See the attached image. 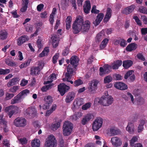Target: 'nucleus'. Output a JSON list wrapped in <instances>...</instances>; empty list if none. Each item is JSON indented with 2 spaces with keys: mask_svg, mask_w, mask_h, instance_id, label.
I'll return each mask as SVG.
<instances>
[{
  "mask_svg": "<svg viewBox=\"0 0 147 147\" xmlns=\"http://www.w3.org/2000/svg\"><path fill=\"white\" fill-rule=\"evenodd\" d=\"M45 103L42 106L44 110L49 109L53 102L52 97L50 96H48L45 98Z\"/></svg>",
  "mask_w": 147,
  "mask_h": 147,
  "instance_id": "obj_12",
  "label": "nucleus"
},
{
  "mask_svg": "<svg viewBox=\"0 0 147 147\" xmlns=\"http://www.w3.org/2000/svg\"><path fill=\"white\" fill-rule=\"evenodd\" d=\"M29 39L28 37L26 35H23L19 37L17 40L18 45L20 46Z\"/></svg>",
  "mask_w": 147,
  "mask_h": 147,
  "instance_id": "obj_22",
  "label": "nucleus"
},
{
  "mask_svg": "<svg viewBox=\"0 0 147 147\" xmlns=\"http://www.w3.org/2000/svg\"><path fill=\"white\" fill-rule=\"evenodd\" d=\"M44 5L42 4H41L38 5L37 7V9L38 11H40L43 9Z\"/></svg>",
  "mask_w": 147,
  "mask_h": 147,
  "instance_id": "obj_62",
  "label": "nucleus"
},
{
  "mask_svg": "<svg viewBox=\"0 0 147 147\" xmlns=\"http://www.w3.org/2000/svg\"><path fill=\"white\" fill-rule=\"evenodd\" d=\"M134 73V71L132 70H130L127 71L125 74L124 76V78L126 80L129 77V79L131 82L134 81L136 78V77L134 74H132Z\"/></svg>",
  "mask_w": 147,
  "mask_h": 147,
  "instance_id": "obj_16",
  "label": "nucleus"
},
{
  "mask_svg": "<svg viewBox=\"0 0 147 147\" xmlns=\"http://www.w3.org/2000/svg\"><path fill=\"white\" fill-rule=\"evenodd\" d=\"M114 78L115 80H122V77L119 74H115L114 75Z\"/></svg>",
  "mask_w": 147,
  "mask_h": 147,
  "instance_id": "obj_57",
  "label": "nucleus"
},
{
  "mask_svg": "<svg viewBox=\"0 0 147 147\" xmlns=\"http://www.w3.org/2000/svg\"><path fill=\"white\" fill-rule=\"evenodd\" d=\"M133 123L131 122L128 123V125L126 127V130L130 134L134 133L135 131Z\"/></svg>",
  "mask_w": 147,
  "mask_h": 147,
  "instance_id": "obj_23",
  "label": "nucleus"
},
{
  "mask_svg": "<svg viewBox=\"0 0 147 147\" xmlns=\"http://www.w3.org/2000/svg\"><path fill=\"white\" fill-rule=\"evenodd\" d=\"M53 84H49L47 85H45L43 86L41 88V90L42 92H45L47 90L51 88L53 86Z\"/></svg>",
  "mask_w": 147,
  "mask_h": 147,
  "instance_id": "obj_36",
  "label": "nucleus"
},
{
  "mask_svg": "<svg viewBox=\"0 0 147 147\" xmlns=\"http://www.w3.org/2000/svg\"><path fill=\"white\" fill-rule=\"evenodd\" d=\"M91 12L92 13H94L96 14H98L100 12V11L96 9V6L95 5H94L92 8L91 10Z\"/></svg>",
  "mask_w": 147,
  "mask_h": 147,
  "instance_id": "obj_52",
  "label": "nucleus"
},
{
  "mask_svg": "<svg viewBox=\"0 0 147 147\" xmlns=\"http://www.w3.org/2000/svg\"><path fill=\"white\" fill-rule=\"evenodd\" d=\"M69 52V49L68 47H66L63 51L62 54L63 56H66L68 55Z\"/></svg>",
  "mask_w": 147,
  "mask_h": 147,
  "instance_id": "obj_58",
  "label": "nucleus"
},
{
  "mask_svg": "<svg viewBox=\"0 0 147 147\" xmlns=\"http://www.w3.org/2000/svg\"><path fill=\"white\" fill-rule=\"evenodd\" d=\"M136 99L137 103L138 105H142L144 103V100L142 97H138Z\"/></svg>",
  "mask_w": 147,
  "mask_h": 147,
  "instance_id": "obj_44",
  "label": "nucleus"
},
{
  "mask_svg": "<svg viewBox=\"0 0 147 147\" xmlns=\"http://www.w3.org/2000/svg\"><path fill=\"white\" fill-rule=\"evenodd\" d=\"M98 82V81L97 80H93L89 83L88 89V91L91 94H93L95 92L97 89Z\"/></svg>",
  "mask_w": 147,
  "mask_h": 147,
  "instance_id": "obj_6",
  "label": "nucleus"
},
{
  "mask_svg": "<svg viewBox=\"0 0 147 147\" xmlns=\"http://www.w3.org/2000/svg\"><path fill=\"white\" fill-rule=\"evenodd\" d=\"M105 32L102 30L97 34L95 38L96 41L99 42H100L104 38Z\"/></svg>",
  "mask_w": 147,
  "mask_h": 147,
  "instance_id": "obj_25",
  "label": "nucleus"
},
{
  "mask_svg": "<svg viewBox=\"0 0 147 147\" xmlns=\"http://www.w3.org/2000/svg\"><path fill=\"white\" fill-rule=\"evenodd\" d=\"M90 22L88 20L84 22L82 17L78 16L72 25V32L74 34H77L81 31L83 33L88 32L90 27Z\"/></svg>",
  "mask_w": 147,
  "mask_h": 147,
  "instance_id": "obj_1",
  "label": "nucleus"
},
{
  "mask_svg": "<svg viewBox=\"0 0 147 147\" xmlns=\"http://www.w3.org/2000/svg\"><path fill=\"white\" fill-rule=\"evenodd\" d=\"M40 142L39 140H34L31 142V146L32 147H39L40 146Z\"/></svg>",
  "mask_w": 147,
  "mask_h": 147,
  "instance_id": "obj_35",
  "label": "nucleus"
},
{
  "mask_svg": "<svg viewBox=\"0 0 147 147\" xmlns=\"http://www.w3.org/2000/svg\"><path fill=\"white\" fill-rule=\"evenodd\" d=\"M114 86L117 89L124 90L127 89V86L124 83L120 82H117L114 84Z\"/></svg>",
  "mask_w": 147,
  "mask_h": 147,
  "instance_id": "obj_17",
  "label": "nucleus"
},
{
  "mask_svg": "<svg viewBox=\"0 0 147 147\" xmlns=\"http://www.w3.org/2000/svg\"><path fill=\"white\" fill-rule=\"evenodd\" d=\"M122 64V61L121 60H117L114 62V65L112 66L113 69H117Z\"/></svg>",
  "mask_w": 147,
  "mask_h": 147,
  "instance_id": "obj_32",
  "label": "nucleus"
},
{
  "mask_svg": "<svg viewBox=\"0 0 147 147\" xmlns=\"http://www.w3.org/2000/svg\"><path fill=\"white\" fill-rule=\"evenodd\" d=\"M60 125V123L58 122L54 124H52L51 125L52 129L53 131L56 130Z\"/></svg>",
  "mask_w": 147,
  "mask_h": 147,
  "instance_id": "obj_38",
  "label": "nucleus"
},
{
  "mask_svg": "<svg viewBox=\"0 0 147 147\" xmlns=\"http://www.w3.org/2000/svg\"><path fill=\"white\" fill-rule=\"evenodd\" d=\"M73 128V124L68 121L64 123L63 127V135L65 136H68L71 133Z\"/></svg>",
  "mask_w": 147,
  "mask_h": 147,
  "instance_id": "obj_4",
  "label": "nucleus"
},
{
  "mask_svg": "<svg viewBox=\"0 0 147 147\" xmlns=\"http://www.w3.org/2000/svg\"><path fill=\"white\" fill-rule=\"evenodd\" d=\"M127 45V41L123 38H121L120 45L123 47H125Z\"/></svg>",
  "mask_w": 147,
  "mask_h": 147,
  "instance_id": "obj_46",
  "label": "nucleus"
},
{
  "mask_svg": "<svg viewBox=\"0 0 147 147\" xmlns=\"http://www.w3.org/2000/svg\"><path fill=\"white\" fill-rule=\"evenodd\" d=\"M59 57L58 54H56L53 57V62L54 64H55L57 62V60Z\"/></svg>",
  "mask_w": 147,
  "mask_h": 147,
  "instance_id": "obj_53",
  "label": "nucleus"
},
{
  "mask_svg": "<svg viewBox=\"0 0 147 147\" xmlns=\"http://www.w3.org/2000/svg\"><path fill=\"white\" fill-rule=\"evenodd\" d=\"M31 62L30 59H28L24 63L22 64L20 66V68H22L24 67H26L28 66Z\"/></svg>",
  "mask_w": 147,
  "mask_h": 147,
  "instance_id": "obj_39",
  "label": "nucleus"
},
{
  "mask_svg": "<svg viewBox=\"0 0 147 147\" xmlns=\"http://www.w3.org/2000/svg\"><path fill=\"white\" fill-rule=\"evenodd\" d=\"M51 39L52 41V45L54 48H56L58 46L59 40L56 35L52 36Z\"/></svg>",
  "mask_w": 147,
  "mask_h": 147,
  "instance_id": "obj_29",
  "label": "nucleus"
},
{
  "mask_svg": "<svg viewBox=\"0 0 147 147\" xmlns=\"http://www.w3.org/2000/svg\"><path fill=\"white\" fill-rule=\"evenodd\" d=\"M92 115L91 114H87L81 120V124L83 125H86L87 123L92 119Z\"/></svg>",
  "mask_w": 147,
  "mask_h": 147,
  "instance_id": "obj_27",
  "label": "nucleus"
},
{
  "mask_svg": "<svg viewBox=\"0 0 147 147\" xmlns=\"http://www.w3.org/2000/svg\"><path fill=\"white\" fill-rule=\"evenodd\" d=\"M18 140L20 143L22 144H26L27 142V140L25 138H20Z\"/></svg>",
  "mask_w": 147,
  "mask_h": 147,
  "instance_id": "obj_59",
  "label": "nucleus"
},
{
  "mask_svg": "<svg viewBox=\"0 0 147 147\" xmlns=\"http://www.w3.org/2000/svg\"><path fill=\"white\" fill-rule=\"evenodd\" d=\"M57 143V140L54 136L51 135L46 141L45 146L46 147H55Z\"/></svg>",
  "mask_w": 147,
  "mask_h": 147,
  "instance_id": "obj_8",
  "label": "nucleus"
},
{
  "mask_svg": "<svg viewBox=\"0 0 147 147\" xmlns=\"http://www.w3.org/2000/svg\"><path fill=\"white\" fill-rule=\"evenodd\" d=\"M133 19L135 20L137 25L140 26L142 25L141 21L140 20L138 17L137 16H135L133 17Z\"/></svg>",
  "mask_w": 147,
  "mask_h": 147,
  "instance_id": "obj_45",
  "label": "nucleus"
},
{
  "mask_svg": "<svg viewBox=\"0 0 147 147\" xmlns=\"http://www.w3.org/2000/svg\"><path fill=\"white\" fill-rule=\"evenodd\" d=\"M14 124L17 127H24L26 124V120L24 118L18 117L13 121Z\"/></svg>",
  "mask_w": 147,
  "mask_h": 147,
  "instance_id": "obj_9",
  "label": "nucleus"
},
{
  "mask_svg": "<svg viewBox=\"0 0 147 147\" xmlns=\"http://www.w3.org/2000/svg\"><path fill=\"white\" fill-rule=\"evenodd\" d=\"M72 21V18L70 16H68L66 20V23L71 24Z\"/></svg>",
  "mask_w": 147,
  "mask_h": 147,
  "instance_id": "obj_63",
  "label": "nucleus"
},
{
  "mask_svg": "<svg viewBox=\"0 0 147 147\" xmlns=\"http://www.w3.org/2000/svg\"><path fill=\"white\" fill-rule=\"evenodd\" d=\"M18 89V87L17 86H15L11 88L9 90V92H15Z\"/></svg>",
  "mask_w": 147,
  "mask_h": 147,
  "instance_id": "obj_54",
  "label": "nucleus"
},
{
  "mask_svg": "<svg viewBox=\"0 0 147 147\" xmlns=\"http://www.w3.org/2000/svg\"><path fill=\"white\" fill-rule=\"evenodd\" d=\"M10 70L9 69H4L1 68H0V75H5L8 74L10 72Z\"/></svg>",
  "mask_w": 147,
  "mask_h": 147,
  "instance_id": "obj_43",
  "label": "nucleus"
},
{
  "mask_svg": "<svg viewBox=\"0 0 147 147\" xmlns=\"http://www.w3.org/2000/svg\"><path fill=\"white\" fill-rule=\"evenodd\" d=\"M19 80V78L18 77L15 78L10 80L7 83V86L10 87L13 86L18 83Z\"/></svg>",
  "mask_w": 147,
  "mask_h": 147,
  "instance_id": "obj_28",
  "label": "nucleus"
},
{
  "mask_svg": "<svg viewBox=\"0 0 147 147\" xmlns=\"http://www.w3.org/2000/svg\"><path fill=\"white\" fill-rule=\"evenodd\" d=\"M139 10L140 12L142 13L147 14V9L145 7H141L139 8Z\"/></svg>",
  "mask_w": 147,
  "mask_h": 147,
  "instance_id": "obj_51",
  "label": "nucleus"
},
{
  "mask_svg": "<svg viewBox=\"0 0 147 147\" xmlns=\"http://www.w3.org/2000/svg\"><path fill=\"white\" fill-rule=\"evenodd\" d=\"M85 7H84V12L86 14L89 13L91 9V4L89 0H87L86 1Z\"/></svg>",
  "mask_w": 147,
  "mask_h": 147,
  "instance_id": "obj_26",
  "label": "nucleus"
},
{
  "mask_svg": "<svg viewBox=\"0 0 147 147\" xmlns=\"http://www.w3.org/2000/svg\"><path fill=\"white\" fill-rule=\"evenodd\" d=\"M133 64V62L131 61L127 60L123 61V66L126 69L130 67Z\"/></svg>",
  "mask_w": 147,
  "mask_h": 147,
  "instance_id": "obj_31",
  "label": "nucleus"
},
{
  "mask_svg": "<svg viewBox=\"0 0 147 147\" xmlns=\"http://www.w3.org/2000/svg\"><path fill=\"white\" fill-rule=\"evenodd\" d=\"M135 6L132 5L124 9L122 11V13L125 15H128L131 13L134 10Z\"/></svg>",
  "mask_w": 147,
  "mask_h": 147,
  "instance_id": "obj_18",
  "label": "nucleus"
},
{
  "mask_svg": "<svg viewBox=\"0 0 147 147\" xmlns=\"http://www.w3.org/2000/svg\"><path fill=\"white\" fill-rule=\"evenodd\" d=\"M111 142L113 145L115 147L119 146L122 144V142L120 139L117 137L112 138L111 140Z\"/></svg>",
  "mask_w": 147,
  "mask_h": 147,
  "instance_id": "obj_14",
  "label": "nucleus"
},
{
  "mask_svg": "<svg viewBox=\"0 0 147 147\" xmlns=\"http://www.w3.org/2000/svg\"><path fill=\"white\" fill-rule=\"evenodd\" d=\"M14 96V94L13 93H7L6 94V98L7 99H9L11 98Z\"/></svg>",
  "mask_w": 147,
  "mask_h": 147,
  "instance_id": "obj_64",
  "label": "nucleus"
},
{
  "mask_svg": "<svg viewBox=\"0 0 147 147\" xmlns=\"http://www.w3.org/2000/svg\"><path fill=\"white\" fill-rule=\"evenodd\" d=\"M7 33L5 31H1L0 34V38L3 40L6 39L7 37Z\"/></svg>",
  "mask_w": 147,
  "mask_h": 147,
  "instance_id": "obj_37",
  "label": "nucleus"
},
{
  "mask_svg": "<svg viewBox=\"0 0 147 147\" xmlns=\"http://www.w3.org/2000/svg\"><path fill=\"white\" fill-rule=\"evenodd\" d=\"M91 103L90 102H88L85 105H83L82 107V109L83 110H86L90 108L91 106Z\"/></svg>",
  "mask_w": 147,
  "mask_h": 147,
  "instance_id": "obj_48",
  "label": "nucleus"
},
{
  "mask_svg": "<svg viewBox=\"0 0 147 147\" xmlns=\"http://www.w3.org/2000/svg\"><path fill=\"white\" fill-rule=\"evenodd\" d=\"M6 63L9 66H16V63L13 62L9 61L8 60H6L5 61Z\"/></svg>",
  "mask_w": 147,
  "mask_h": 147,
  "instance_id": "obj_55",
  "label": "nucleus"
},
{
  "mask_svg": "<svg viewBox=\"0 0 147 147\" xmlns=\"http://www.w3.org/2000/svg\"><path fill=\"white\" fill-rule=\"evenodd\" d=\"M82 81L80 79H78L74 82V86L75 87L81 85L83 84Z\"/></svg>",
  "mask_w": 147,
  "mask_h": 147,
  "instance_id": "obj_47",
  "label": "nucleus"
},
{
  "mask_svg": "<svg viewBox=\"0 0 147 147\" xmlns=\"http://www.w3.org/2000/svg\"><path fill=\"white\" fill-rule=\"evenodd\" d=\"M137 57L138 58L143 61H144L145 60L144 56L141 53H138V54L137 55Z\"/></svg>",
  "mask_w": 147,
  "mask_h": 147,
  "instance_id": "obj_60",
  "label": "nucleus"
},
{
  "mask_svg": "<svg viewBox=\"0 0 147 147\" xmlns=\"http://www.w3.org/2000/svg\"><path fill=\"white\" fill-rule=\"evenodd\" d=\"M131 98V101L132 102L134 103V99L133 95L131 94L129 92L127 93V95H124L123 96V98L125 100L128 101Z\"/></svg>",
  "mask_w": 147,
  "mask_h": 147,
  "instance_id": "obj_33",
  "label": "nucleus"
},
{
  "mask_svg": "<svg viewBox=\"0 0 147 147\" xmlns=\"http://www.w3.org/2000/svg\"><path fill=\"white\" fill-rule=\"evenodd\" d=\"M69 0H61V3L63 6L64 7H66L68 5Z\"/></svg>",
  "mask_w": 147,
  "mask_h": 147,
  "instance_id": "obj_56",
  "label": "nucleus"
},
{
  "mask_svg": "<svg viewBox=\"0 0 147 147\" xmlns=\"http://www.w3.org/2000/svg\"><path fill=\"white\" fill-rule=\"evenodd\" d=\"M75 93L73 92H69L66 96L65 101L66 103H69L73 100L75 96Z\"/></svg>",
  "mask_w": 147,
  "mask_h": 147,
  "instance_id": "obj_20",
  "label": "nucleus"
},
{
  "mask_svg": "<svg viewBox=\"0 0 147 147\" xmlns=\"http://www.w3.org/2000/svg\"><path fill=\"white\" fill-rule=\"evenodd\" d=\"M82 115V113L80 112H78L73 115V119L75 120H76L80 118Z\"/></svg>",
  "mask_w": 147,
  "mask_h": 147,
  "instance_id": "obj_42",
  "label": "nucleus"
},
{
  "mask_svg": "<svg viewBox=\"0 0 147 147\" xmlns=\"http://www.w3.org/2000/svg\"><path fill=\"white\" fill-rule=\"evenodd\" d=\"M40 65L38 67H33L31 68L30 70V74L34 76L38 74L40 71L39 67H40Z\"/></svg>",
  "mask_w": 147,
  "mask_h": 147,
  "instance_id": "obj_30",
  "label": "nucleus"
},
{
  "mask_svg": "<svg viewBox=\"0 0 147 147\" xmlns=\"http://www.w3.org/2000/svg\"><path fill=\"white\" fill-rule=\"evenodd\" d=\"M70 89L69 86L64 83H61L58 86V89L61 95L63 96Z\"/></svg>",
  "mask_w": 147,
  "mask_h": 147,
  "instance_id": "obj_11",
  "label": "nucleus"
},
{
  "mask_svg": "<svg viewBox=\"0 0 147 147\" xmlns=\"http://www.w3.org/2000/svg\"><path fill=\"white\" fill-rule=\"evenodd\" d=\"M11 13L14 18H18L20 16L17 14V11H13L11 12Z\"/></svg>",
  "mask_w": 147,
  "mask_h": 147,
  "instance_id": "obj_61",
  "label": "nucleus"
},
{
  "mask_svg": "<svg viewBox=\"0 0 147 147\" xmlns=\"http://www.w3.org/2000/svg\"><path fill=\"white\" fill-rule=\"evenodd\" d=\"M110 132L112 136H115L120 134V131L117 128H111Z\"/></svg>",
  "mask_w": 147,
  "mask_h": 147,
  "instance_id": "obj_34",
  "label": "nucleus"
},
{
  "mask_svg": "<svg viewBox=\"0 0 147 147\" xmlns=\"http://www.w3.org/2000/svg\"><path fill=\"white\" fill-rule=\"evenodd\" d=\"M77 68L68 65L67 68V72L65 73V77L67 79L71 78L76 73Z\"/></svg>",
  "mask_w": 147,
  "mask_h": 147,
  "instance_id": "obj_5",
  "label": "nucleus"
},
{
  "mask_svg": "<svg viewBox=\"0 0 147 147\" xmlns=\"http://www.w3.org/2000/svg\"><path fill=\"white\" fill-rule=\"evenodd\" d=\"M18 108L15 107L14 106H9L5 108L6 112H8V115L10 118H11L13 115L18 111Z\"/></svg>",
  "mask_w": 147,
  "mask_h": 147,
  "instance_id": "obj_13",
  "label": "nucleus"
},
{
  "mask_svg": "<svg viewBox=\"0 0 147 147\" xmlns=\"http://www.w3.org/2000/svg\"><path fill=\"white\" fill-rule=\"evenodd\" d=\"M112 10L110 7L107 8L106 11V14L103 19V22L107 23L110 19L112 16Z\"/></svg>",
  "mask_w": 147,
  "mask_h": 147,
  "instance_id": "obj_15",
  "label": "nucleus"
},
{
  "mask_svg": "<svg viewBox=\"0 0 147 147\" xmlns=\"http://www.w3.org/2000/svg\"><path fill=\"white\" fill-rule=\"evenodd\" d=\"M79 58L76 55L72 56L69 59L66 60V62L68 64L70 63L69 65H71L72 66L77 68L79 64Z\"/></svg>",
  "mask_w": 147,
  "mask_h": 147,
  "instance_id": "obj_10",
  "label": "nucleus"
},
{
  "mask_svg": "<svg viewBox=\"0 0 147 147\" xmlns=\"http://www.w3.org/2000/svg\"><path fill=\"white\" fill-rule=\"evenodd\" d=\"M99 75L100 76H102L105 74H106L107 73L105 71V69L102 67H100L99 68Z\"/></svg>",
  "mask_w": 147,
  "mask_h": 147,
  "instance_id": "obj_50",
  "label": "nucleus"
},
{
  "mask_svg": "<svg viewBox=\"0 0 147 147\" xmlns=\"http://www.w3.org/2000/svg\"><path fill=\"white\" fill-rule=\"evenodd\" d=\"M137 47V45L135 43H131L129 44L126 48V50L127 51L131 52L135 50Z\"/></svg>",
  "mask_w": 147,
  "mask_h": 147,
  "instance_id": "obj_24",
  "label": "nucleus"
},
{
  "mask_svg": "<svg viewBox=\"0 0 147 147\" xmlns=\"http://www.w3.org/2000/svg\"><path fill=\"white\" fill-rule=\"evenodd\" d=\"M107 95L105 96H103L100 99L99 98H96L95 99V100L96 101L98 100V103H99L104 106H108L112 103L113 99L110 96L108 97V96L109 95L107 93Z\"/></svg>",
  "mask_w": 147,
  "mask_h": 147,
  "instance_id": "obj_2",
  "label": "nucleus"
},
{
  "mask_svg": "<svg viewBox=\"0 0 147 147\" xmlns=\"http://www.w3.org/2000/svg\"><path fill=\"white\" fill-rule=\"evenodd\" d=\"M104 16V14L103 13H100L98 14L95 21L93 22V24L95 26H96L99 24Z\"/></svg>",
  "mask_w": 147,
  "mask_h": 147,
  "instance_id": "obj_21",
  "label": "nucleus"
},
{
  "mask_svg": "<svg viewBox=\"0 0 147 147\" xmlns=\"http://www.w3.org/2000/svg\"><path fill=\"white\" fill-rule=\"evenodd\" d=\"M112 80V78L110 75H109L105 77L104 79V82L105 83H109L111 82Z\"/></svg>",
  "mask_w": 147,
  "mask_h": 147,
  "instance_id": "obj_41",
  "label": "nucleus"
},
{
  "mask_svg": "<svg viewBox=\"0 0 147 147\" xmlns=\"http://www.w3.org/2000/svg\"><path fill=\"white\" fill-rule=\"evenodd\" d=\"M103 67L105 69V71L107 74H108L111 71L112 67L109 65L105 64L103 66Z\"/></svg>",
  "mask_w": 147,
  "mask_h": 147,
  "instance_id": "obj_40",
  "label": "nucleus"
},
{
  "mask_svg": "<svg viewBox=\"0 0 147 147\" xmlns=\"http://www.w3.org/2000/svg\"><path fill=\"white\" fill-rule=\"evenodd\" d=\"M103 119L100 117H97L92 123V129L94 131H97L101 127Z\"/></svg>",
  "mask_w": 147,
  "mask_h": 147,
  "instance_id": "obj_7",
  "label": "nucleus"
},
{
  "mask_svg": "<svg viewBox=\"0 0 147 147\" xmlns=\"http://www.w3.org/2000/svg\"><path fill=\"white\" fill-rule=\"evenodd\" d=\"M138 139L137 138L136 136L133 137L130 140V144L131 146H134V143Z\"/></svg>",
  "mask_w": 147,
  "mask_h": 147,
  "instance_id": "obj_49",
  "label": "nucleus"
},
{
  "mask_svg": "<svg viewBox=\"0 0 147 147\" xmlns=\"http://www.w3.org/2000/svg\"><path fill=\"white\" fill-rule=\"evenodd\" d=\"M29 90L27 89L22 90L11 100V104H14L20 102L21 99L24 98L27 95V94H29Z\"/></svg>",
  "mask_w": 147,
  "mask_h": 147,
  "instance_id": "obj_3",
  "label": "nucleus"
},
{
  "mask_svg": "<svg viewBox=\"0 0 147 147\" xmlns=\"http://www.w3.org/2000/svg\"><path fill=\"white\" fill-rule=\"evenodd\" d=\"M35 109L34 107H31L28 108L25 111V115L28 116L32 117L35 114Z\"/></svg>",
  "mask_w": 147,
  "mask_h": 147,
  "instance_id": "obj_19",
  "label": "nucleus"
}]
</instances>
